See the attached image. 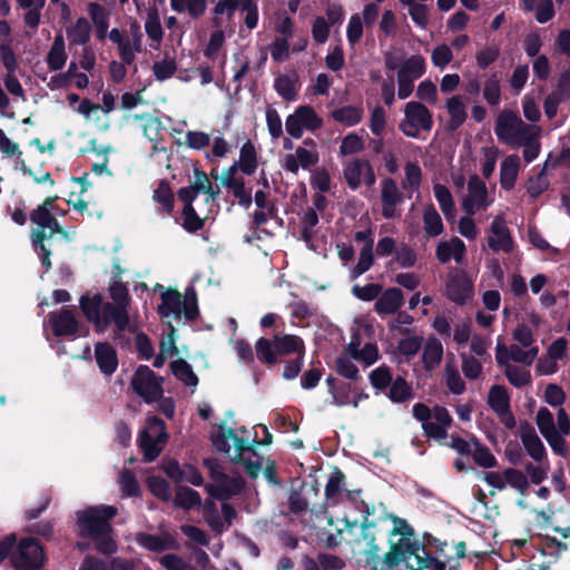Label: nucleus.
<instances>
[{"label": "nucleus", "mask_w": 570, "mask_h": 570, "mask_svg": "<svg viewBox=\"0 0 570 570\" xmlns=\"http://www.w3.org/2000/svg\"><path fill=\"white\" fill-rule=\"evenodd\" d=\"M521 160L517 155L505 157L500 167V183L503 189L510 190L514 187Z\"/></svg>", "instance_id": "4c0bfd02"}, {"label": "nucleus", "mask_w": 570, "mask_h": 570, "mask_svg": "<svg viewBox=\"0 0 570 570\" xmlns=\"http://www.w3.org/2000/svg\"><path fill=\"white\" fill-rule=\"evenodd\" d=\"M230 167H236V170H240L246 175H252L256 170V150L250 141H247L242 146L238 161L234 163Z\"/></svg>", "instance_id": "37998d69"}, {"label": "nucleus", "mask_w": 570, "mask_h": 570, "mask_svg": "<svg viewBox=\"0 0 570 570\" xmlns=\"http://www.w3.org/2000/svg\"><path fill=\"white\" fill-rule=\"evenodd\" d=\"M385 67L389 70L397 69V96L406 99L414 89V81L425 73V59L420 55H413L399 63V59L392 52L384 56Z\"/></svg>", "instance_id": "39448f33"}, {"label": "nucleus", "mask_w": 570, "mask_h": 570, "mask_svg": "<svg viewBox=\"0 0 570 570\" xmlns=\"http://www.w3.org/2000/svg\"><path fill=\"white\" fill-rule=\"evenodd\" d=\"M67 37L71 43L83 45L90 37V24L85 18H79L73 26L67 30Z\"/></svg>", "instance_id": "603ef678"}, {"label": "nucleus", "mask_w": 570, "mask_h": 570, "mask_svg": "<svg viewBox=\"0 0 570 570\" xmlns=\"http://www.w3.org/2000/svg\"><path fill=\"white\" fill-rule=\"evenodd\" d=\"M318 160L320 154L316 142L311 138H306L294 153L284 156L282 167L284 170L296 175L301 168L309 169L317 165Z\"/></svg>", "instance_id": "dca6fc26"}, {"label": "nucleus", "mask_w": 570, "mask_h": 570, "mask_svg": "<svg viewBox=\"0 0 570 570\" xmlns=\"http://www.w3.org/2000/svg\"><path fill=\"white\" fill-rule=\"evenodd\" d=\"M481 151L483 155L482 174L485 178H489L494 171L500 151L495 146L483 147Z\"/></svg>", "instance_id": "0e129e2a"}, {"label": "nucleus", "mask_w": 570, "mask_h": 570, "mask_svg": "<svg viewBox=\"0 0 570 570\" xmlns=\"http://www.w3.org/2000/svg\"><path fill=\"white\" fill-rule=\"evenodd\" d=\"M494 132L500 141L512 147H520L528 139H538L541 128L537 125L524 124L515 112L505 109L498 115Z\"/></svg>", "instance_id": "7ed1b4c3"}, {"label": "nucleus", "mask_w": 570, "mask_h": 570, "mask_svg": "<svg viewBox=\"0 0 570 570\" xmlns=\"http://www.w3.org/2000/svg\"><path fill=\"white\" fill-rule=\"evenodd\" d=\"M49 322L52 325L55 335H73L78 330V322L75 314L66 308L49 314Z\"/></svg>", "instance_id": "2f4dec72"}, {"label": "nucleus", "mask_w": 570, "mask_h": 570, "mask_svg": "<svg viewBox=\"0 0 570 570\" xmlns=\"http://www.w3.org/2000/svg\"><path fill=\"white\" fill-rule=\"evenodd\" d=\"M444 348L435 336H429L422 345L421 361L425 371L438 368L443 360Z\"/></svg>", "instance_id": "c756f323"}, {"label": "nucleus", "mask_w": 570, "mask_h": 570, "mask_svg": "<svg viewBox=\"0 0 570 570\" xmlns=\"http://www.w3.org/2000/svg\"><path fill=\"white\" fill-rule=\"evenodd\" d=\"M346 352L353 357V360L361 361L365 366H370L375 363L379 358V351L374 344L367 343L361 350L357 345L351 342L346 347Z\"/></svg>", "instance_id": "49530a36"}, {"label": "nucleus", "mask_w": 570, "mask_h": 570, "mask_svg": "<svg viewBox=\"0 0 570 570\" xmlns=\"http://www.w3.org/2000/svg\"><path fill=\"white\" fill-rule=\"evenodd\" d=\"M433 194L445 218L448 220L453 219L455 216V206L450 190L441 184H435L433 186Z\"/></svg>", "instance_id": "a18cd8bd"}, {"label": "nucleus", "mask_w": 570, "mask_h": 570, "mask_svg": "<svg viewBox=\"0 0 570 570\" xmlns=\"http://www.w3.org/2000/svg\"><path fill=\"white\" fill-rule=\"evenodd\" d=\"M220 183L226 187L240 203L250 204V191L246 188L245 181L238 175L236 167H228L220 175Z\"/></svg>", "instance_id": "bb28decb"}, {"label": "nucleus", "mask_w": 570, "mask_h": 570, "mask_svg": "<svg viewBox=\"0 0 570 570\" xmlns=\"http://www.w3.org/2000/svg\"><path fill=\"white\" fill-rule=\"evenodd\" d=\"M153 199L161 206V210L169 214L174 208V195L166 181H160L154 190Z\"/></svg>", "instance_id": "3c124183"}, {"label": "nucleus", "mask_w": 570, "mask_h": 570, "mask_svg": "<svg viewBox=\"0 0 570 570\" xmlns=\"http://www.w3.org/2000/svg\"><path fill=\"white\" fill-rule=\"evenodd\" d=\"M390 399L393 402H406L412 399V389L402 377H396L391 383Z\"/></svg>", "instance_id": "052dcab7"}, {"label": "nucleus", "mask_w": 570, "mask_h": 570, "mask_svg": "<svg viewBox=\"0 0 570 570\" xmlns=\"http://www.w3.org/2000/svg\"><path fill=\"white\" fill-rule=\"evenodd\" d=\"M239 435L236 431L227 426H217L212 432V442L217 451L224 452L232 461L242 460L246 451H250L255 440L244 436L247 433L245 428H240Z\"/></svg>", "instance_id": "0eeeda50"}, {"label": "nucleus", "mask_w": 570, "mask_h": 570, "mask_svg": "<svg viewBox=\"0 0 570 570\" xmlns=\"http://www.w3.org/2000/svg\"><path fill=\"white\" fill-rule=\"evenodd\" d=\"M493 199L489 197L485 183L476 175L471 176L468 181V194L462 199L463 209L474 215L479 210H484L492 204Z\"/></svg>", "instance_id": "412c9836"}, {"label": "nucleus", "mask_w": 570, "mask_h": 570, "mask_svg": "<svg viewBox=\"0 0 570 570\" xmlns=\"http://www.w3.org/2000/svg\"><path fill=\"white\" fill-rule=\"evenodd\" d=\"M275 89L285 100H294L296 96L295 80L291 76H279L275 80Z\"/></svg>", "instance_id": "e2e57ef3"}, {"label": "nucleus", "mask_w": 570, "mask_h": 570, "mask_svg": "<svg viewBox=\"0 0 570 570\" xmlns=\"http://www.w3.org/2000/svg\"><path fill=\"white\" fill-rule=\"evenodd\" d=\"M174 375L188 386L195 387L198 379L191 370V366L184 360H177L171 364Z\"/></svg>", "instance_id": "5fc2aeb1"}, {"label": "nucleus", "mask_w": 570, "mask_h": 570, "mask_svg": "<svg viewBox=\"0 0 570 570\" xmlns=\"http://www.w3.org/2000/svg\"><path fill=\"white\" fill-rule=\"evenodd\" d=\"M413 416L422 423V429L429 438L444 440L448 436V429L452 419L446 409L435 406L430 410L423 403L413 406Z\"/></svg>", "instance_id": "1a4fd4ad"}, {"label": "nucleus", "mask_w": 570, "mask_h": 570, "mask_svg": "<svg viewBox=\"0 0 570 570\" xmlns=\"http://www.w3.org/2000/svg\"><path fill=\"white\" fill-rule=\"evenodd\" d=\"M116 514L117 509L111 505L90 507L78 512L81 535L94 539L98 550L102 553L116 551V543L110 537L111 525L109 523V520Z\"/></svg>", "instance_id": "f03ea898"}, {"label": "nucleus", "mask_w": 570, "mask_h": 570, "mask_svg": "<svg viewBox=\"0 0 570 570\" xmlns=\"http://www.w3.org/2000/svg\"><path fill=\"white\" fill-rule=\"evenodd\" d=\"M445 294L455 304L464 305L473 297V283L465 273H455L449 278Z\"/></svg>", "instance_id": "393cba45"}, {"label": "nucleus", "mask_w": 570, "mask_h": 570, "mask_svg": "<svg viewBox=\"0 0 570 570\" xmlns=\"http://www.w3.org/2000/svg\"><path fill=\"white\" fill-rule=\"evenodd\" d=\"M414 557L415 566L410 564L412 570H445V563L432 558L423 546L411 541L410 549L406 550V559Z\"/></svg>", "instance_id": "cd10ccee"}, {"label": "nucleus", "mask_w": 570, "mask_h": 570, "mask_svg": "<svg viewBox=\"0 0 570 570\" xmlns=\"http://www.w3.org/2000/svg\"><path fill=\"white\" fill-rule=\"evenodd\" d=\"M170 8L177 13H187L191 19H199L207 10V0H170Z\"/></svg>", "instance_id": "79ce46f5"}, {"label": "nucleus", "mask_w": 570, "mask_h": 570, "mask_svg": "<svg viewBox=\"0 0 570 570\" xmlns=\"http://www.w3.org/2000/svg\"><path fill=\"white\" fill-rule=\"evenodd\" d=\"M158 312L164 318H179L184 314L186 318L193 320L198 313L195 295L184 297L177 291L166 289L161 293Z\"/></svg>", "instance_id": "9d476101"}, {"label": "nucleus", "mask_w": 570, "mask_h": 570, "mask_svg": "<svg viewBox=\"0 0 570 570\" xmlns=\"http://www.w3.org/2000/svg\"><path fill=\"white\" fill-rule=\"evenodd\" d=\"M470 455L472 456L473 461L483 469L495 468L498 464V461L492 452L488 448L481 445L479 442H473V449Z\"/></svg>", "instance_id": "864d4df0"}, {"label": "nucleus", "mask_w": 570, "mask_h": 570, "mask_svg": "<svg viewBox=\"0 0 570 570\" xmlns=\"http://www.w3.org/2000/svg\"><path fill=\"white\" fill-rule=\"evenodd\" d=\"M433 126L432 114L419 101H410L404 106V119L400 122V130L407 137L416 138L420 131L431 130Z\"/></svg>", "instance_id": "4468645a"}, {"label": "nucleus", "mask_w": 570, "mask_h": 570, "mask_svg": "<svg viewBox=\"0 0 570 570\" xmlns=\"http://www.w3.org/2000/svg\"><path fill=\"white\" fill-rule=\"evenodd\" d=\"M53 200L55 198H47L30 215V220L35 225L32 228L33 242H45L50 239L56 233H59L65 240L69 242L75 235V232L62 230L56 218L51 215Z\"/></svg>", "instance_id": "6e6552de"}, {"label": "nucleus", "mask_w": 570, "mask_h": 570, "mask_svg": "<svg viewBox=\"0 0 570 570\" xmlns=\"http://www.w3.org/2000/svg\"><path fill=\"white\" fill-rule=\"evenodd\" d=\"M167 440L168 435L166 433L165 423L157 417L148 419L139 438V445L145 460H155L163 451Z\"/></svg>", "instance_id": "ddd939ff"}, {"label": "nucleus", "mask_w": 570, "mask_h": 570, "mask_svg": "<svg viewBox=\"0 0 570 570\" xmlns=\"http://www.w3.org/2000/svg\"><path fill=\"white\" fill-rule=\"evenodd\" d=\"M488 245L494 252L510 253L513 249V240L502 215L495 216L490 225Z\"/></svg>", "instance_id": "5701e85b"}, {"label": "nucleus", "mask_w": 570, "mask_h": 570, "mask_svg": "<svg viewBox=\"0 0 570 570\" xmlns=\"http://www.w3.org/2000/svg\"><path fill=\"white\" fill-rule=\"evenodd\" d=\"M381 200L383 217L386 219L396 217V207L403 202V195L392 178H384L382 180Z\"/></svg>", "instance_id": "a878e982"}, {"label": "nucleus", "mask_w": 570, "mask_h": 570, "mask_svg": "<svg viewBox=\"0 0 570 570\" xmlns=\"http://www.w3.org/2000/svg\"><path fill=\"white\" fill-rule=\"evenodd\" d=\"M539 348L538 346L532 347H523L518 344L511 345V361L517 363H522L524 365H531L534 360L538 357Z\"/></svg>", "instance_id": "13d9d810"}, {"label": "nucleus", "mask_w": 570, "mask_h": 570, "mask_svg": "<svg viewBox=\"0 0 570 570\" xmlns=\"http://www.w3.org/2000/svg\"><path fill=\"white\" fill-rule=\"evenodd\" d=\"M445 108L449 115L448 128L456 130L468 118L465 98L459 95L452 96L446 100Z\"/></svg>", "instance_id": "f704fd0d"}, {"label": "nucleus", "mask_w": 570, "mask_h": 570, "mask_svg": "<svg viewBox=\"0 0 570 570\" xmlns=\"http://www.w3.org/2000/svg\"><path fill=\"white\" fill-rule=\"evenodd\" d=\"M136 539L140 546L154 552H161L177 547L175 539L169 533H138Z\"/></svg>", "instance_id": "c9c22d12"}, {"label": "nucleus", "mask_w": 570, "mask_h": 570, "mask_svg": "<svg viewBox=\"0 0 570 570\" xmlns=\"http://www.w3.org/2000/svg\"><path fill=\"white\" fill-rule=\"evenodd\" d=\"M363 110L354 106H345L332 112V117L344 126L351 127L362 119Z\"/></svg>", "instance_id": "8fccbe9b"}, {"label": "nucleus", "mask_w": 570, "mask_h": 570, "mask_svg": "<svg viewBox=\"0 0 570 570\" xmlns=\"http://www.w3.org/2000/svg\"><path fill=\"white\" fill-rule=\"evenodd\" d=\"M190 191L188 190H179L178 197L184 203L183 208V227L189 232L195 233L203 228L204 220L207 218L203 212L197 213L193 206V202L190 200Z\"/></svg>", "instance_id": "c85d7f7f"}, {"label": "nucleus", "mask_w": 570, "mask_h": 570, "mask_svg": "<svg viewBox=\"0 0 570 570\" xmlns=\"http://www.w3.org/2000/svg\"><path fill=\"white\" fill-rule=\"evenodd\" d=\"M89 14L95 24L96 36L104 40L107 37V31L109 27L108 21V12L97 3L89 4Z\"/></svg>", "instance_id": "de8ad7c7"}, {"label": "nucleus", "mask_w": 570, "mask_h": 570, "mask_svg": "<svg viewBox=\"0 0 570 570\" xmlns=\"http://www.w3.org/2000/svg\"><path fill=\"white\" fill-rule=\"evenodd\" d=\"M353 357L345 351L336 358V371L345 379L357 381L360 379L358 370L353 363Z\"/></svg>", "instance_id": "6e6d98bb"}, {"label": "nucleus", "mask_w": 570, "mask_h": 570, "mask_svg": "<svg viewBox=\"0 0 570 570\" xmlns=\"http://www.w3.org/2000/svg\"><path fill=\"white\" fill-rule=\"evenodd\" d=\"M175 504L184 509H190L200 504V495L191 489L179 487L176 491Z\"/></svg>", "instance_id": "680f3d73"}, {"label": "nucleus", "mask_w": 570, "mask_h": 570, "mask_svg": "<svg viewBox=\"0 0 570 570\" xmlns=\"http://www.w3.org/2000/svg\"><path fill=\"white\" fill-rule=\"evenodd\" d=\"M257 357L259 361L267 364H275L278 354L275 351L274 341L267 338H259L255 344Z\"/></svg>", "instance_id": "bf43d9fd"}, {"label": "nucleus", "mask_w": 570, "mask_h": 570, "mask_svg": "<svg viewBox=\"0 0 570 570\" xmlns=\"http://www.w3.org/2000/svg\"><path fill=\"white\" fill-rule=\"evenodd\" d=\"M323 120L309 106H299L285 120V128L289 136L298 139L303 136L304 129L314 131L321 128Z\"/></svg>", "instance_id": "6ab92c4d"}, {"label": "nucleus", "mask_w": 570, "mask_h": 570, "mask_svg": "<svg viewBox=\"0 0 570 570\" xmlns=\"http://www.w3.org/2000/svg\"><path fill=\"white\" fill-rule=\"evenodd\" d=\"M80 307L88 321L95 324L98 332L105 331L109 322H112L110 314L106 311V303H104L100 294L82 296Z\"/></svg>", "instance_id": "4be33fe9"}, {"label": "nucleus", "mask_w": 570, "mask_h": 570, "mask_svg": "<svg viewBox=\"0 0 570 570\" xmlns=\"http://www.w3.org/2000/svg\"><path fill=\"white\" fill-rule=\"evenodd\" d=\"M180 190L190 191V200H195L196 195L199 193L205 194L206 203L212 205L218 195V190H214L213 184L208 176L197 168L194 169V178L190 185L188 187L181 188Z\"/></svg>", "instance_id": "473e14b6"}, {"label": "nucleus", "mask_w": 570, "mask_h": 570, "mask_svg": "<svg viewBox=\"0 0 570 570\" xmlns=\"http://www.w3.org/2000/svg\"><path fill=\"white\" fill-rule=\"evenodd\" d=\"M404 174L402 188L407 193L417 191L422 183L421 167L416 163L407 161L404 167Z\"/></svg>", "instance_id": "09e8293b"}, {"label": "nucleus", "mask_w": 570, "mask_h": 570, "mask_svg": "<svg viewBox=\"0 0 570 570\" xmlns=\"http://www.w3.org/2000/svg\"><path fill=\"white\" fill-rule=\"evenodd\" d=\"M465 255V245L459 237H452L449 240L439 243L435 250V256L440 263H448L454 259L461 263Z\"/></svg>", "instance_id": "72a5a7b5"}, {"label": "nucleus", "mask_w": 570, "mask_h": 570, "mask_svg": "<svg viewBox=\"0 0 570 570\" xmlns=\"http://www.w3.org/2000/svg\"><path fill=\"white\" fill-rule=\"evenodd\" d=\"M364 26L365 24L362 22L361 14L355 13L351 16L346 28V37L350 45L354 46L361 40Z\"/></svg>", "instance_id": "338daca9"}, {"label": "nucleus", "mask_w": 570, "mask_h": 570, "mask_svg": "<svg viewBox=\"0 0 570 570\" xmlns=\"http://www.w3.org/2000/svg\"><path fill=\"white\" fill-rule=\"evenodd\" d=\"M130 387L146 403H154L161 399L163 377L156 375L148 366L137 367L130 379Z\"/></svg>", "instance_id": "9b49d317"}, {"label": "nucleus", "mask_w": 570, "mask_h": 570, "mask_svg": "<svg viewBox=\"0 0 570 570\" xmlns=\"http://www.w3.org/2000/svg\"><path fill=\"white\" fill-rule=\"evenodd\" d=\"M488 403L507 428L515 426V420L510 411V397L505 387L493 385L489 392Z\"/></svg>", "instance_id": "b1692460"}, {"label": "nucleus", "mask_w": 570, "mask_h": 570, "mask_svg": "<svg viewBox=\"0 0 570 570\" xmlns=\"http://www.w3.org/2000/svg\"><path fill=\"white\" fill-rule=\"evenodd\" d=\"M96 360L99 368L109 375L115 372L118 365L116 351L107 343H100L96 346Z\"/></svg>", "instance_id": "58836bf2"}, {"label": "nucleus", "mask_w": 570, "mask_h": 570, "mask_svg": "<svg viewBox=\"0 0 570 570\" xmlns=\"http://www.w3.org/2000/svg\"><path fill=\"white\" fill-rule=\"evenodd\" d=\"M403 303L404 297L401 289L391 287L383 292L377 298L375 303V311L379 314H393L403 305Z\"/></svg>", "instance_id": "e433bc0d"}, {"label": "nucleus", "mask_w": 570, "mask_h": 570, "mask_svg": "<svg viewBox=\"0 0 570 570\" xmlns=\"http://www.w3.org/2000/svg\"><path fill=\"white\" fill-rule=\"evenodd\" d=\"M476 475L492 489L490 491L492 495L495 491H503L508 487L524 495L530 485L524 472L513 468L501 472H478Z\"/></svg>", "instance_id": "f8f14e48"}, {"label": "nucleus", "mask_w": 570, "mask_h": 570, "mask_svg": "<svg viewBox=\"0 0 570 570\" xmlns=\"http://www.w3.org/2000/svg\"><path fill=\"white\" fill-rule=\"evenodd\" d=\"M11 561L17 570H39L45 562L43 549L36 539H22L11 553Z\"/></svg>", "instance_id": "2eb2a0df"}, {"label": "nucleus", "mask_w": 570, "mask_h": 570, "mask_svg": "<svg viewBox=\"0 0 570 570\" xmlns=\"http://www.w3.org/2000/svg\"><path fill=\"white\" fill-rule=\"evenodd\" d=\"M109 39L117 45L119 57L127 65L134 63L136 55L142 50V35L137 24H132L125 33L111 29Z\"/></svg>", "instance_id": "f3484780"}, {"label": "nucleus", "mask_w": 570, "mask_h": 570, "mask_svg": "<svg viewBox=\"0 0 570 570\" xmlns=\"http://www.w3.org/2000/svg\"><path fill=\"white\" fill-rule=\"evenodd\" d=\"M423 342L421 336L404 337L400 340L397 351L406 357H412L422 348Z\"/></svg>", "instance_id": "69168bd1"}, {"label": "nucleus", "mask_w": 570, "mask_h": 570, "mask_svg": "<svg viewBox=\"0 0 570 570\" xmlns=\"http://www.w3.org/2000/svg\"><path fill=\"white\" fill-rule=\"evenodd\" d=\"M343 177L352 190H356L362 184L373 186L376 177L368 160L353 158L344 164Z\"/></svg>", "instance_id": "aec40b11"}, {"label": "nucleus", "mask_w": 570, "mask_h": 570, "mask_svg": "<svg viewBox=\"0 0 570 570\" xmlns=\"http://www.w3.org/2000/svg\"><path fill=\"white\" fill-rule=\"evenodd\" d=\"M275 351L278 355H288L297 353L298 356L304 355V343L301 337L296 335H277L274 337Z\"/></svg>", "instance_id": "ea45409f"}, {"label": "nucleus", "mask_w": 570, "mask_h": 570, "mask_svg": "<svg viewBox=\"0 0 570 570\" xmlns=\"http://www.w3.org/2000/svg\"><path fill=\"white\" fill-rule=\"evenodd\" d=\"M370 381L375 389L383 390L393 382L392 373L386 365H381L371 372Z\"/></svg>", "instance_id": "774afa93"}, {"label": "nucleus", "mask_w": 570, "mask_h": 570, "mask_svg": "<svg viewBox=\"0 0 570 570\" xmlns=\"http://www.w3.org/2000/svg\"><path fill=\"white\" fill-rule=\"evenodd\" d=\"M423 228L428 236L436 237L444 230L442 218L433 205H429L423 212Z\"/></svg>", "instance_id": "c03bdc74"}, {"label": "nucleus", "mask_w": 570, "mask_h": 570, "mask_svg": "<svg viewBox=\"0 0 570 570\" xmlns=\"http://www.w3.org/2000/svg\"><path fill=\"white\" fill-rule=\"evenodd\" d=\"M67 61L65 39L61 33L55 37L51 48L47 55L46 62L50 70H60Z\"/></svg>", "instance_id": "a19ab883"}, {"label": "nucleus", "mask_w": 570, "mask_h": 570, "mask_svg": "<svg viewBox=\"0 0 570 570\" xmlns=\"http://www.w3.org/2000/svg\"><path fill=\"white\" fill-rule=\"evenodd\" d=\"M413 530L404 520L394 519V529L391 533L390 551L382 558L380 548L375 544V535L371 527L363 525L361 537L356 539L355 547L358 553L366 557V562L373 570H389L406 559V550L411 547Z\"/></svg>", "instance_id": "f257e3e1"}, {"label": "nucleus", "mask_w": 570, "mask_h": 570, "mask_svg": "<svg viewBox=\"0 0 570 570\" xmlns=\"http://www.w3.org/2000/svg\"><path fill=\"white\" fill-rule=\"evenodd\" d=\"M109 295L112 303H106V311L110 314L118 331L135 332L138 327L135 318L130 317V296L121 281L114 279L109 285Z\"/></svg>", "instance_id": "423d86ee"}, {"label": "nucleus", "mask_w": 570, "mask_h": 570, "mask_svg": "<svg viewBox=\"0 0 570 570\" xmlns=\"http://www.w3.org/2000/svg\"><path fill=\"white\" fill-rule=\"evenodd\" d=\"M206 465L210 471L213 484L207 487L210 495L219 500L229 499L233 495L240 493L244 488V481L238 476H227L220 470L216 462L206 461Z\"/></svg>", "instance_id": "a211bd4d"}, {"label": "nucleus", "mask_w": 570, "mask_h": 570, "mask_svg": "<svg viewBox=\"0 0 570 570\" xmlns=\"http://www.w3.org/2000/svg\"><path fill=\"white\" fill-rule=\"evenodd\" d=\"M373 247H371L370 242L367 244H364L360 252V257L356 266L351 271V277L357 278L365 272H367L372 264H373Z\"/></svg>", "instance_id": "4d7b16f0"}, {"label": "nucleus", "mask_w": 570, "mask_h": 570, "mask_svg": "<svg viewBox=\"0 0 570 570\" xmlns=\"http://www.w3.org/2000/svg\"><path fill=\"white\" fill-rule=\"evenodd\" d=\"M520 440L527 454L535 462H542L547 458L544 445L533 428L525 425L520 430Z\"/></svg>", "instance_id": "7c9ffc66"}, {"label": "nucleus", "mask_w": 570, "mask_h": 570, "mask_svg": "<svg viewBox=\"0 0 570 570\" xmlns=\"http://www.w3.org/2000/svg\"><path fill=\"white\" fill-rule=\"evenodd\" d=\"M535 422L551 449L559 455H566L568 448L564 436L570 433V420L566 410L559 409L556 424L552 413L541 407L535 415Z\"/></svg>", "instance_id": "20e7f679"}]
</instances>
